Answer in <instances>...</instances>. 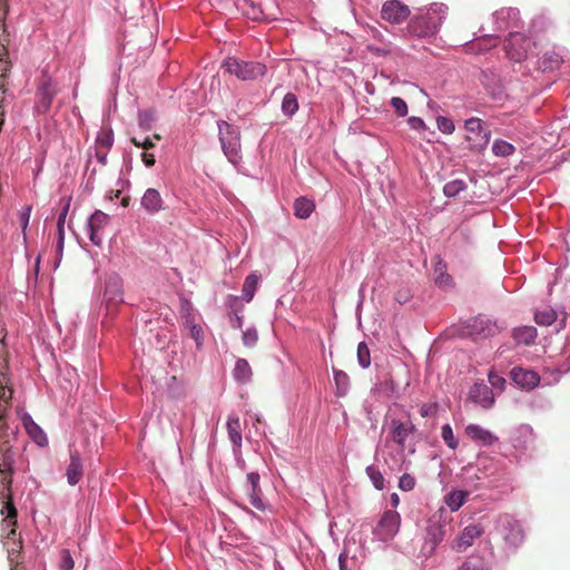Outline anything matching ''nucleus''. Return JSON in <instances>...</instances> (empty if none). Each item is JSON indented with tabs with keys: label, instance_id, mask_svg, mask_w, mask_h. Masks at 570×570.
I'll return each mask as SVG.
<instances>
[{
	"label": "nucleus",
	"instance_id": "1",
	"mask_svg": "<svg viewBox=\"0 0 570 570\" xmlns=\"http://www.w3.org/2000/svg\"><path fill=\"white\" fill-rule=\"evenodd\" d=\"M14 452L10 444V434L0 433V500L12 497L11 485L13 475Z\"/></svg>",
	"mask_w": 570,
	"mask_h": 570
},
{
	"label": "nucleus",
	"instance_id": "2",
	"mask_svg": "<svg viewBox=\"0 0 570 570\" xmlns=\"http://www.w3.org/2000/svg\"><path fill=\"white\" fill-rule=\"evenodd\" d=\"M505 327L503 322L480 314L465 322V337H471L473 341L485 340L498 335Z\"/></svg>",
	"mask_w": 570,
	"mask_h": 570
},
{
	"label": "nucleus",
	"instance_id": "3",
	"mask_svg": "<svg viewBox=\"0 0 570 570\" xmlns=\"http://www.w3.org/2000/svg\"><path fill=\"white\" fill-rule=\"evenodd\" d=\"M490 135V129L481 119H465V148L478 153L483 150L489 144Z\"/></svg>",
	"mask_w": 570,
	"mask_h": 570
},
{
	"label": "nucleus",
	"instance_id": "4",
	"mask_svg": "<svg viewBox=\"0 0 570 570\" xmlns=\"http://www.w3.org/2000/svg\"><path fill=\"white\" fill-rule=\"evenodd\" d=\"M223 66L227 72L242 80H252L266 72V66L261 62L239 61L236 58H227Z\"/></svg>",
	"mask_w": 570,
	"mask_h": 570
},
{
	"label": "nucleus",
	"instance_id": "5",
	"mask_svg": "<svg viewBox=\"0 0 570 570\" xmlns=\"http://www.w3.org/2000/svg\"><path fill=\"white\" fill-rule=\"evenodd\" d=\"M532 41L519 30L511 31L504 43V50L509 59L522 61L532 52Z\"/></svg>",
	"mask_w": 570,
	"mask_h": 570
},
{
	"label": "nucleus",
	"instance_id": "6",
	"mask_svg": "<svg viewBox=\"0 0 570 570\" xmlns=\"http://www.w3.org/2000/svg\"><path fill=\"white\" fill-rule=\"evenodd\" d=\"M218 129L223 151L235 164L240 148L239 131L226 121H219Z\"/></svg>",
	"mask_w": 570,
	"mask_h": 570
},
{
	"label": "nucleus",
	"instance_id": "7",
	"mask_svg": "<svg viewBox=\"0 0 570 570\" xmlns=\"http://www.w3.org/2000/svg\"><path fill=\"white\" fill-rule=\"evenodd\" d=\"M415 430V425L412 423L410 414L404 413V419L391 417L389 425V439L399 446L401 452H403L406 439L413 434Z\"/></svg>",
	"mask_w": 570,
	"mask_h": 570
},
{
	"label": "nucleus",
	"instance_id": "8",
	"mask_svg": "<svg viewBox=\"0 0 570 570\" xmlns=\"http://www.w3.org/2000/svg\"><path fill=\"white\" fill-rule=\"evenodd\" d=\"M497 529L507 544L518 547L523 541V530L521 524L511 515L499 518Z\"/></svg>",
	"mask_w": 570,
	"mask_h": 570
},
{
	"label": "nucleus",
	"instance_id": "9",
	"mask_svg": "<svg viewBox=\"0 0 570 570\" xmlns=\"http://www.w3.org/2000/svg\"><path fill=\"white\" fill-rule=\"evenodd\" d=\"M400 525V514L393 510L385 511L374 529V534L381 541H389L396 535Z\"/></svg>",
	"mask_w": 570,
	"mask_h": 570
},
{
	"label": "nucleus",
	"instance_id": "10",
	"mask_svg": "<svg viewBox=\"0 0 570 570\" xmlns=\"http://www.w3.org/2000/svg\"><path fill=\"white\" fill-rule=\"evenodd\" d=\"M493 24L495 31H518L522 28L520 12L515 8H502L497 10L493 16Z\"/></svg>",
	"mask_w": 570,
	"mask_h": 570
},
{
	"label": "nucleus",
	"instance_id": "11",
	"mask_svg": "<svg viewBox=\"0 0 570 570\" xmlns=\"http://www.w3.org/2000/svg\"><path fill=\"white\" fill-rule=\"evenodd\" d=\"M439 27V21L430 14L414 17L407 24V32L412 36L424 38L433 36Z\"/></svg>",
	"mask_w": 570,
	"mask_h": 570
},
{
	"label": "nucleus",
	"instance_id": "12",
	"mask_svg": "<svg viewBox=\"0 0 570 570\" xmlns=\"http://www.w3.org/2000/svg\"><path fill=\"white\" fill-rule=\"evenodd\" d=\"M410 8L400 0H389L382 7L381 17L390 23L400 24L410 17Z\"/></svg>",
	"mask_w": 570,
	"mask_h": 570
},
{
	"label": "nucleus",
	"instance_id": "13",
	"mask_svg": "<svg viewBox=\"0 0 570 570\" xmlns=\"http://www.w3.org/2000/svg\"><path fill=\"white\" fill-rule=\"evenodd\" d=\"M109 223V216L101 210H96L88 219V235L90 242L100 246L102 244V230Z\"/></svg>",
	"mask_w": 570,
	"mask_h": 570
},
{
	"label": "nucleus",
	"instance_id": "14",
	"mask_svg": "<svg viewBox=\"0 0 570 570\" xmlns=\"http://www.w3.org/2000/svg\"><path fill=\"white\" fill-rule=\"evenodd\" d=\"M510 376L518 386L525 390H533L541 380L537 372L521 366H514L510 372Z\"/></svg>",
	"mask_w": 570,
	"mask_h": 570
},
{
	"label": "nucleus",
	"instance_id": "15",
	"mask_svg": "<svg viewBox=\"0 0 570 570\" xmlns=\"http://www.w3.org/2000/svg\"><path fill=\"white\" fill-rule=\"evenodd\" d=\"M469 399L483 409L492 407L495 400L492 389L484 383H475L469 392Z\"/></svg>",
	"mask_w": 570,
	"mask_h": 570
},
{
	"label": "nucleus",
	"instance_id": "16",
	"mask_svg": "<svg viewBox=\"0 0 570 570\" xmlns=\"http://www.w3.org/2000/svg\"><path fill=\"white\" fill-rule=\"evenodd\" d=\"M465 435L478 446H491L499 440L491 431L476 424L465 426Z\"/></svg>",
	"mask_w": 570,
	"mask_h": 570
},
{
	"label": "nucleus",
	"instance_id": "17",
	"mask_svg": "<svg viewBox=\"0 0 570 570\" xmlns=\"http://www.w3.org/2000/svg\"><path fill=\"white\" fill-rule=\"evenodd\" d=\"M3 503L1 509V513L4 514L7 512V518L3 520V523L10 528L6 539V542L18 541L17 537V515L18 511L12 502V497L4 498V500H0Z\"/></svg>",
	"mask_w": 570,
	"mask_h": 570
},
{
	"label": "nucleus",
	"instance_id": "18",
	"mask_svg": "<svg viewBox=\"0 0 570 570\" xmlns=\"http://www.w3.org/2000/svg\"><path fill=\"white\" fill-rule=\"evenodd\" d=\"M261 476L256 472H250L247 474V483L249 484V490L247 491L249 503L257 510H264V503L261 498L262 489L259 487Z\"/></svg>",
	"mask_w": 570,
	"mask_h": 570
},
{
	"label": "nucleus",
	"instance_id": "19",
	"mask_svg": "<svg viewBox=\"0 0 570 570\" xmlns=\"http://www.w3.org/2000/svg\"><path fill=\"white\" fill-rule=\"evenodd\" d=\"M66 476L70 485H76L82 478V463L77 450H70V463L67 468Z\"/></svg>",
	"mask_w": 570,
	"mask_h": 570
},
{
	"label": "nucleus",
	"instance_id": "20",
	"mask_svg": "<svg viewBox=\"0 0 570 570\" xmlns=\"http://www.w3.org/2000/svg\"><path fill=\"white\" fill-rule=\"evenodd\" d=\"M492 556L491 548L488 543L482 549V556H469L465 561V570H490L489 559Z\"/></svg>",
	"mask_w": 570,
	"mask_h": 570
},
{
	"label": "nucleus",
	"instance_id": "21",
	"mask_svg": "<svg viewBox=\"0 0 570 570\" xmlns=\"http://www.w3.org/2000/svg\"><path fill=\"white\" fill-rule=\"evenodd\" d=\"M21 421L29 436L39 445L47 442V436L42 429L32 420L28 413H22Z\"/></svg>",
	"mask_w": 570,
	"mask_h": 570
},
{
	"label": "nucleus",
	"instance_id": "22",
	"mask_svg": "<svg viewBox=\"0 0 570 570\" xmlns=\"http://www.w3.org/2000/svg\"><path fill=\"white\" fill-rule=\"evenodd\" d=\"M164 200L159 191L155 188H148L141 197V206L150 214L163 209Z\"/></svg>",
	"mask_w": 570,
	"mask_h": 570
},
{
	"label": "nucleus",
	"instance_id": "23",
	"mask_svg": "<svg viewBox=\"0 0 570 570\" xmlns=\"http://www.w3.org/2000/svg\"><path fill=\"white\" fill-rule=\"evenodd\" d=\"M538 336L537 328L534 326H519L512 331V337L518 345H531L534 343Z\"/></svg>",
	"mask_w": 570,
	"mask_h": 570
},
{
	"label": "nucleus",
	"instance_id": "24",
	"mask_svg": "<svg viewBox=\"0 0 570 570\" xmlns=\"http://www.w3.org/2000/svg\"><path fill=\"white\" fill-rule=\"evenodd\" d=\"M563 62V55L554 49L547 50L539 60V68L543 71L557 70Z\"/></svg>",
	"mask_w": 570,
	"mask_h": 570
},
{
	"label": "nucleus",
	"instance_id": "25",
	"mask_svg": "<svg viewBox=\"0 0 570 570\" xmlns=\"http://www.w3.org/2000/svg\"><path fill=\"white\" fill-rule=\"evenodd\" d=\"M227 432L230 442L233 443L235 449H239L242 446V424L240 420L236 414H232L228 416L227 421Z\"/></svg>",
	"mask_w": 570,
	"mask_h": 570
},
{
	"label": "nucleus",
	"instance_id": "26",
	"mask_svg": "<svg viewBox=\"0 0 570 570\" xmlns=\"http://www.w3.org/2000/svg\"><path fill=\"white\" fill-rule=\"evenodd\" d=\"M314 209V202L306 197H299L294 202V214L299 219L308 218Z\"/></svg>",
	"mask_w": 570,
	"mask_h": 570
},
{
	"label": "nucleus",
	"instance_id": "27",
	"mask_svg": "<svg viewBox=\"0 0 570 570\" xmlns=\"http://www.w3.org/2000/svg\"><path fill=\"white\" fill-rule=\"evenodd\" d=\"M252 367L245 358H238L234 368V377L236 381L246 383L252 377Z\"/></svg>",
	"mask_w": 570,
	"mask_h": 570
},
{
	"label": "nucleus",
	"instance_id": "28",
	"mask_svg": "<svg viewBox=\"0 0 570 570\" xmlns=\"http://www.w3.org/2000/svg\"><path fill=\"white\" fill-rule=\"evenodd\" d=\"M534 320L541 326H550L558 320V313L551 307H544L535 313Z\"/></svg>",
	"mask_w": 570,
	"mask_h": 570
},
{
	"label": "nucleus",
	"instance_id": "29",
	"mask_svg": "<svg viewBox=\"0 0 570 570\" xmlns=\"http://www.w3.org/2000/svg\"><path fill=\"white\" fill-rule=\"evenodd\" d=\"M257 286H258V276L255 273L249 274L245 278L243 288H242L243 297L246 302H250L253 299Z\"/></svg>",
	"mask_w": 570,
	"mask_h": 570
},
{
	"label": "nucleus",
	"instance_id": "30",
	"mask_svg": "<svg viewBox=\"0 0 570 570\" xmlns=\"http://www.w3.org/2000/svg\"><path fill=\"white\" fill-rule=\"evenodd\" d=\"M514 151L515 147L503 139H495L492 144V153L497 157H509L514 154Z\"/></svg>",
	"mask_w": 570,
	"mask_h": 570
},
{
	"label": "nucleus",
	"instance_id": "31",
	"mask_svg": "<svg viewBox=\"0 0 570 570\" xmlns=\"http://www.w3.org/2000/svg\"><path fill=\"white\" fill-rule=\"evenodd\" d=\"M334 380L336 384V395L337 396H345L348 391L350 385V377L348 375L340 370H334Z\"/></svg>",
	"mask_w": 570,
	"mask_h": 570
},
{
	"label": "nucleus",
	"instance_id": "32",
	"mask_svg": "<svg viewBox=\"0 0 570 570\" xmlns=\"http://www.w3.org/2000/svg\"><path fill=\"white\" fill-rule=\"evenodd\" d=\"M444 503L451 511H458L463 505V490H454L444 497Z\"/></svg>",
	"mask_w": 570,
	"mask_h": 570
},
{
	"label": "nucleus",
	"instance_id": "33",
	"mask_svg": "<svg viewBox=\"0 0 570 570\" xmlns=\"http://www.w3.org/2000/svg\"><path fill=\"white\" fill-rule=\"evenodd\" d=\"M114 144V132L111 128L102 127L98 132L95 146L110 149Z\"/></svg>",
	"mask_w": 570,
	"mask_h": 570
},
{
	"label": "nucleus",
	"instance_id": "34",
	"mask_svg": "<svg viewBox=\"0 0 570 570\" xmlns=\"http://www.w3.org/2000/svg\"><path fill=\"white\" fill-rule=\"evenodd\" d=\"M434 278L439 287H446L451 284V276L445 273V265L441 261L434 267Z\"/></svg>",
	"mask_w": 570,
	"mask_h": 570
},
{
	"label": "nucleus",
	"instance_id": "35",
	"mask_svg": "<svg viewBox=\"0 0 570 570\" xmlns=\"http://www.w3.org/2000/svg\"><path fill=\"white\" fill-rule=\"evenodd\" d=\"M298 109V101L296 96L292 92H288L284 96L282 101V111L286 116H293Z\"/></svg>",
	"mask_w": 570,
	"mask_h": 570
},
{
	"label": "nucleus",
	"instance_id": "36",
	"mask_svg": "<svg viewBox=\"0 0 570 570\" xmlns=\"http://www.w3.org/2000/svg\"><path fill=\"white\" fill-rule=\"evenodd\" d=\"M4 546L7 547L8 551V559L11 563H19V556L22 550V541L19 538L18 541L13 542H4Z\"/></svg>",
	"mask_w": 570,
	"mask_h": 570
},
{
	"label": "nucleus",
	"instance_id": "37",
	"mask_svg": "<svg viewBox=\"0 0 570 570\" xmlns=\"http://www.w3.org/2000/svg\"><path fill=\"white\" fill-rule=\"evenodd\" d=\"M366 473L368 478L371 479L373 485L377 490H383L385 487L384 478L382 473L373 465H370L366 468Z\"/></svg>",
	"mask_w": 570,
	"mask_h": 570
},
{
	"label": "nucleus",
	"instance_id": "38",
	"mask_svg": "<svg viewBox=\"0 0 570 570\" xmlns=\"http://www.w3.org/2000/svg\"><path fill=\"white\" fill-rule=\"evenodd\" d=\"M357 360H358L360 365L363 368L368 367L370 364H371L370 350H368L367 345L364 342H361L357 345Z\"/></svg>",
	"mask_w": 570,
	"mask_h": 570
},
{
	"label": "nucleus",
	"instance_id": "39",
	"mask_svg": "<svg viewBox=\"0 0 570 570\" xmlns=\"http://www.w3.org/2000/svg\"><path fill=\"white\" fill-rule=\"evenodd\" d=\"M441 436L449 448L456 449L459 445L458 440L454 438L453 430L449 424L442 426Z\"/></svg>",
	"mask_w": 570,
	"mask_h": 570
},
{
	"label": "nucleus",
	"instance_id": "40",
	"mask_svg": "<svg viewBox=\"0 0 570 570\" xmlns=\"http://www.w3.org/2000/svg\"><path fill=\"white\" fill-rule=\"evenodd\" d=\"M483 528L480 524L465 527V548L472 543L474 538L481 537Z\"/></svg>",
	"mask_w": 570,
	"mask_h": 570
},
{
	"label": "nucleus",
	"instance_id": "41",
	"mask_svg": "<svg viewBox=\"0 0 570 570\" xmlns=\"http://www.w3.org/2000/svg\"><path fill=\"white\" fill-rule=\"evenodd\" d=\"M186 326L189 330V335L195 340L197 345L202 344L203 328L195 324L191 320L186 321Z\"/></svg>",
	"mask_w": 570,
	"mask_h": 570
},
{
	"label": "nucleus",
	"instance_id": "42",
	"mask_svg": "<svg viewBox=\"0 0 570 570\" xmlns=\"http://www.w3.org/2000/svg\"><path fill=\"white\" fill-rule=\"evenodd\" d=\"M462 189H463V181L459 180V179L448 183L443 188L444 194L448 197L456 196Z\"/></svg>",
	"mask_w": 570,
	"mask_h": 570
},
{
	"label": "nucleus",
	"instance_id": "43",
	"mask_svg": "<svg viewBox=\"0 0 570 570\" xmlns=\"http://www.w3.org/2000/svg\"><path fill=\"white\" fill-rule=\"evenodd\" d=\"M13 391L7 386V380L2 375L0 379V402L10 404Z\"/></svg>",
	"mask_w": 570,
	"mask_h": 570
},
{
	"label": "nucleus",
	"instance_id": "44",
	"mask_svg": "<svg viewBox=\"0 0 570 570\" xmlns=\"http://www.w3.org/2000/svg\"><path fill=\"white\" fill-rule=\"evenodd\" d=\"M391 105L399 117H404L407 115V105L402 98L393 97L391 99Z\"/></svg>",
	"mask_w": 570,
	"mask_h": 570
},
{
	"label": "nucleus",
	"instance_id": "45",
	"mask_svg": "<svg viewBox=\"0 0 570 570\" xmlns=\"http://www.w3.org/2000/svg\"><path fill=\"white\" fill-rule=\"evenodd\" d=\"M42 97H41V100H40V106L43 108V110H48L51 106V102H52V98H53V90L50 88L49 85L45 86L42 88Z\"/></svg>",
	"mask_w": 570,
	"mask_h": 570
},
{
	"label": "nucleus",
	"instance_id": "46",
	"mask_svg": "<svg viewBox=\"0 0 570 570\" xmlns=\"http://www.w3.org/2000/svg\"><path fill=\"white\" fill-rule=\"evenodd\" d=\"M10 404L0 402V433H9V426L7 423V412Z\"/></svg>",
	"mask_w": 570,
	"mask_h": 570
},
{
	"label": "nucleus",
	"instance_id": "47",
	"mask_svg": "<svg viewBox=\"0 0 570 570\" xmlns=\"http://www.w3.org/2000/svg\"><path fill=\"white\" fill-rule=\"evenodd\" d=\"M75 566L73 559L68 550H62L60 554V568L62 570H72Z\"/></svg>",
	"mask_w": 570,
	"mask_h": 570
},
{
	"label": "nucleus",
	"instance_id": "48",
	"mask_svg": "<svg viewBox=\"0 0 570 570\" xmlns=\"http://www.w3.org/2000/svg\"><path fill=\"white\" fill-rule=\"evenodd\" d=\"M439 129L444 134H452L454 130V124L451 119L446 117H439L438 120Z\"/></svg>",
	"mask_w": 570,
	"mask_h": 570
},
{
	"label": "nucleus",
	"instance_id": "49",
	"mask_svg": "<svg viewBox=\"0 0 570 570\" xmlns=\"http://www.w3.org/2000/svg\"><path fill=\"white\" fill-rule=\"evenodd\" d=\"M414 485L415 479L412 475L405 473L400 478L399 487L401 490L411 491L414 488Z\"/></svg>",
	"mask_w": 570,
	"mask_h": 570
},
{
	"label": "nucleus",
	"instance_id": "50",
	"mask_svg": "<svg viewBox=\"0 0 570 570\" xmlns=\"http://www.w3.org/2000/svg\"><path fill=\"white\" fill-rule=\"evenodd\" d=\"M257 340L258 335L256 330L249 328L243 333V343L248 347H253L256 344Z\"/></svg>",
	"mask_w": 570,
	"mask_h": 570
},
{
	"label": "nucleus",
	"instance_id": "51",
	"mask_svg": "<svg viewBox=\"0 0 570 570\" xmlns=\"http://www.w3.org/2000/svg\"><path fill=\"white\" fill-rule=\"evenodd\" d=\"M438 413V404L436 403H425L420 409V414L422 417L434 416Z\"/></svg>",
	"mask_w": 570,
	"mask_h": 570
},
{
	"label": "nucleus",
	"instance_id": "52",
	"mask_svg": "<svg viewBox=\"0 0 570 570\" xmlns=\"http://www.w3.org/2000/svg\"><path fill=\"white\" fill-rule=\"evenodd\" d=\"M489 382L493 387H497L500 391H502L505 385V380L502 376L493 373L489 374Z\"/></svg>",
	"mask_w": 570,
	"mask_h": 570
},
{
	"label": "nucleus",
	"instance_id": "53",
	"mask_svg": "<svg viewBox=\"0 0 570 570\" xmlns=\"http://www.w3.org/2000/svg\"><path fill=\"white\" fill-rule=\"evenodd\" d=\"M108 151H109V149H107V148H100V147L95 146V157L101 165L107 164Z\"/></svg>",
	"mask_w": 570,
	"mask_h": 570
},
{
	"label": "nucleus",
	"instance_id": "54",
	"mask_svg": "<svg viewBox=\"0 0 570 570\" xmlns=\"http://www.w3.org/2000/svg\"><path fill=\"white\" fill-rule=\"evenodd\" d=\"M30 213H31V207H29V206L24 207L23 210L20 213V224H21L23 232L26 230V228L29 224Z\"/></svg>",
	"mask_w": 570,
	"mask_h": 570
},
{
	"label": "nucleus",
	"instance_id": "55",
	"mask_svg": "<svg viewBox=\"0 0 570 570\" xmlns=\"http://www.w3.org/2000/svg\"><path fill=\"white\" fill-rule=\"evenodd\" d=\"M407 122L414 130H421L425 127L424 121L419 117H411L409 118Z\"/></svg>",
	"mask_w": 570,
	"mask_h": 570
},
{
	"label": "nucleus",
	"instance_id": "56",
	"mask_svg": "<svg viewBox=\"0 0 570 570\" xmlns=\"http://www.w3.org/2000/svg\"><path fill=\"white\" fill-rule=\"evenodd\" d=\"M472 476H476L478 480H483L484 479V475L483 476H480L476 474V468L473 466V465H468L465 466V479L469 478L471 479Z\"/></svg>",
	"mask_w": 570,
	"mask_h": 570
},
{
	"label": "nucleus",
	"instance_id": "57",
	"mask_svg": "<svg viewBox=\"0 0 570 570\" xmlns=\"http://www.w3.org/2000/svg\"><path fill=\"white\" fill-rule=\"evenodd\" d=\"M141 159L147 167H151L155 165V155L154 154L142 153Z\"/></svg>",
	"mask_w": 570,
	"mask_h": 570
},
{
	"label": "nucleus",
	"instance_id": "58",
	"mask_svg": "<svg viewBox=\"0 0 570 570\" xmlns=\"http://www.w3.org/2000/svg\"><path fill=\"white\" fill-rule=\"evenodd\" d=\"M499 37L498 36H487L483 41L487 42V48L497 47L499 43Z\"/></svg>",
	"mask_w": 570,
	"mask_h": 570
},
{
	"label": "nucleus",
	"instance_id": "59",
	"mask_svg": "<svg viewBox=\"0 0 570 570\" xmlns=\"http://www.w3.org/2000/svg\"><path fill=\"white\" fill-rule=\"evenodd\" d=\"M68 207L69 205H67L63 209V212L60 214L59 216V219H58V227L59 229L61 230L62 229V226L65 224V219H66V215H67V212H68Z\"/></svg>",
	"mask_w": 570,
	"mask_h": 570
},
{
	"label": "nucleus",
	"instance_id": "60",
	"mask_svg": "<svg viewBox=\"0 0 570 570\" xmlns=\"http://www.w3.org/2000/svg\"><path fill=\"white\" fill-rule=\"evenodd\" d=\"M154 147H155V144L151 141V139L149 137H146L141 142V148L145 150H148Z\"/></svg>",
	"mask_w": 570,
	"mask_h": 570
},
{
	"label": "nucleus",
	"instance_id": "61",
	"mask_svg": "<svg viewBox=\"0 0 570 570\" xmlns=\"http://www.w3.org/2000/svg\"><path fill=\"white\" fill-rule=\"evenodd\" d=\"M368 49H370L372 52L376 53V55H383V56H385V55H389V53H390V49H386V48H382V49H380V48H374V47H371V46H370V47H368Z\"/></svg>",
	"mask_w": 570,
	"mask_h": 570
},
{
	"label": "nucleus",
	"instance_id": "62",
	"mask_svg": "<svg viewBox=\"0 0 570 570\" xmlns=\"http://www.w3.org/2000/svg\"><path fill=\"white\" fill-rule=\"evenodd\" d=\"M476 49V45L473 42H465V52L474 51Z\"/></svg>",
	"mask_w": 570,
	"mask_h": 570
},
{
	"label": "nucleus",
	"instance_id": "63",
	"mask_svg": "<svg viewBox=\"0 0 570 570\" xmlns=\"http://www.w3.org/2000/svg\"><path fill=\"white\" fill-rule=\"evenodd\" d=\"M131 142L136 146V147H140L141 148V142L140 140H138L136 137H132L131 139Z\"/></svg>",
	"mask_w": 570,
	"mask_h": 570
},
{
	"label": "nucleus",
	"instance_id": "64",
	"mask_svg": "<svg viewBox=\"0 0 570 570\" xmlns=\"http://www.w3.org/2000/svg\"><path fill=\"white\" fill-rule=\"evenodd\" d=\"M22 413H26L22 407L17 409V414L21 419Z\"/></svg>",
	"mask_w": 570,
	"mask_h": 570
}]
</instances>
